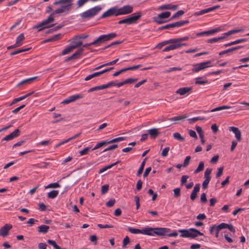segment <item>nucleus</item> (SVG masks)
<instances>
[{"label": "nucleus", "mask_w": 249, "mask_h": 249, "mask_svg": "<svg viewBox=\"0 0 249 249\" xmlns=\"http://www.w3.org/2000/svg\"><path fill=\"white\" fill-rule=\"evenodd\" d=\"M73 0H59L55 1L54 5L62 4V5L56 9L51 14L47 19L42 21L40 23L36 25L34 28L38 29V31H41L44 29L51 27L53 24L50 25V23L54 21L53 16L55 14H61L65 12H68L71 9L72 1Z\"/></svg>", "instance_id": "nucleus-1"}, {"label": "nucleus", "mask_w": 249, "mask_h": 249, "mask_svg": "<svg viewBox=\"0 0 249 249\" xmlns=\"http://www.w3.org/2000/svg\"><path fill=\"white\" fill-rule=\"evenodd\" d=\"M102 9L101 6H96L81 13L80 16L82 19H89L98 15Z\"/></svg>", "instance_id": "nucleus-2"}, {"label": "nucleus", "mask_w": 249, "mask_h": 249, "mask_svg": "<svg viewBox=\"0 0 249 249\" xmlns=\"http://www.w3.org/2000/svg\"><path fill=\"white\" fill-rule=\"evenodd\" d=\"M181 233L180 236L181 237L194 238L198 235H203V234L196 229L191 228L189 230H180Z\"/></svg>", "instance_id": "nucleus-3"}, {"label": "nucleus", "mask_w": 249, "mask_h": 249, "mask_svg": "<svg viewBox=\"0 0 249 249\" xmlns=\"http://www.w3.org/2000/svg\"><path fill=\"white\" fill-rule=\"evenodd\" d=\"M189 23L188 20L179 21L174 23L166 24L164 26H161L159 28V30H162L164 29H170L176 27H179Z\"/></svg>", "instance_id": "nucleus-4"}, {"label": "nucleus", "mask_w": 249, "mask_h": 249, "mask_svg": "<svg viewBox=\"0 0 249 249\" xmlns=\"http://www.w3.org/2000/svg\"><path fill=\"white\" fill-rule=\"evenodd\" d=\"M211 64V61H208L207 62H201L200 63L193 65V68L192 71L193 72H198L200 71L203 70L207 68L211 67L210 64Z\"/></svg>", "instance_id": "nucleus-5"}, {"label": "nucleus", "mask_w": 249, "mask_h": 249, "mask_svg": "<svg viewBox=\"0 0 249 249\" xmlns=\"http://www.w3.org/2000/svg\"><path fill=\"white\" fill-rule=\"evenodd\" d=\"M148 229H151V231H150L151 234H149L148 235H154L157 234L158 235H164L168 232L169 230L168 229L164 228H151L148 227Z\"/></svg>", "instance_id": "nucleus-6"}, {"label": "nucleus", "mask_w": 249, "mask_h": 249, "mask_svg": "<svg viewBox=\"0 0 249 249\" xmlns=\"http://www.w3.org/2000/svg\"><path fill=\"white\" fill-rule=\"evenodd\" d=\"M141 17V14L140 12L133 14L128 18L124 19V22L128 25L136 23Z\"/></svg>", "instance_id": "nucleus-7"}, {"label": "nucleus", "mask_w": 249, "mask_h": 249, "mask_svg": "<svg viewBox=\"0 0 249 249\" xmlns=\"http://www.w3.org/2000/svg\"><path fill=\"white\" fill-rule=\"evenodd\" d=\"M133 7L130 5H124L123 7L118 8L117 12L118 16L130 14L133 12Z\"/></svg>", "instance_id": "nucleus-8"}, {"label": "nucleus", "mask_w": 249, "mask_h": 249, "mask_svg": "<svg viewBox=\"0 0 249 249\" xmlns=\"http://www.w3.org/2000/svg\"><path fill=\"white\" fill-rule=\"evenodd\" d=\"M151 230V229H148V227L144 228L142 230L135 229L131 227L128 228V231L133 234L142 233L143 234L148 235L149 234H151V233L150 232Z\"/></svg>", "instance_id": "nucleus-9"}, {"label": "nucleus", "mask_w": 249, "mask_h": 249, "mask_svg": "<svg viewBox=\"0 0 249 249\" xmlns=\"http://www.w3.org/2000/svg\"><path fill=\"white\" fill-rule=\"evenodd\" d=\"M83 97V95L82 94H78L71 95L69 96L68 98L65 99L62 102L63 104H68L71 102H74L76 100L81 99Z\"/></svg>", "instance_id": "nucleus-10"}, {"label": "nucleus", "mask_w": 249, "mask_h": 249, "mask_svg": "<svg viewBox=\"0 0 249 249\" xmlns=\"http://www.w3.org/2000/svg\"><path fill=\"white\" fill-rule=\"evenodd\" d=\"M113 15L118 16L117 7H114L109 9L102 15L101 18H106Z\"/></svg>", "instance_id": "nucleus-11"}, {"label": "nucleus", "mask_w": 249, "mask_h": 249, "mask_svg": "<svg viewBox=\"0 0 249 249\" xmlns=\"http://www.w3.org/2000/svg\"><path fill=\"white\" fill-rule=\"evenodd\" d=\"M229 129L234 134L235 137L237 141L240 142L241 141V132L238 127L230 126L229 127Z\"/></svg>", "instance_id": "nucleus-12"}, {"label": "nucleus", "mask_w": 249, "mask_h": 249, "mask_svg": "<svg viewBox=\"0 0 249 249\" xmlns=\"http://www.w3.org/2000/svg\"><path fill=\"white\" fill-rule=\"evenodd\" d=\"M20 134L19 130L18 129H16L14 131H13L11 134L7 135L6 137H5L2 140V141H10L14 138L18 137Z\"/></svg>", "instance_id": "nucleus-13"}, {"label": "nucleus", "mask_w": 249, "mask_h": 249, "mask_svg": "<svg viewBox=\"0 0 249 249\" xmlns=\"http://www.w3.org/2000/svg\"><path fill=\"white\" fill-rule=\"evenodd\" d=\"M12 226L10 224H6L0 229V235L5 237L9 233V231L11 229Z\"/></svg>", "instance_id": "nucleus-14"}, {"label": "nucleus", "mask_w": 249, "mask_h": 249, "mask_svg": "<svg viewBox=\"0 0 249 249\" xmlns=\"http://www.w3.org/2000/svg\"><path fill=\"white\" fill-rule=\"evenodd\" d=\"M192 89L191 87H183L178 89L176 91V93L180 95H184L186 94H189L190 91Z\"/></svg>", "instance_id": "nucleus-15"}, {"label": "nucleus", "mask_w": 249, "mask_h": 249, "mask_svg": "<svg viewBox=\"0 0 249 249\" xmlns=\"http://www.w3.org/2000/svg\"><path fill=\"white\" fill-rule=\"evenodd\" d=\"M200 190V184H196L194 187L193 190L190 196V199L193 201L194 200L196 196H197V194L199 191Z\"/></svg>", "instance_id": "nucleus-16"}, {"label": "nucleus", "mask_w": 249, "mask_h": 249, "mask_svg": "<svg viewBox=\"0 0 249 249\" xmlns=\"http://www.w3.org/2000/svg\"><path fill=\"white\" fill-rule=\"evenodd\" d=\"M178 8V5H173L171 4L162 5L159 7V9L160 10H163L166 9H171L172 10H176Z\"/></svg>", "instance_id": "nucleus-17"}, {"label": "nucleus", "mask_w": 249, "mask_h": 249, "mask_svg": "<svg viewBox=\"0 0 249 249\" xmlns=\"http://www.w3.org/2000/svg\"><path fill=\"white\" fill-rule=\"evenodd\" d=\"M159 130V128H153L148 130L147 131L150 137L152 139H155L160 134Z\"/></svg>", "instance_id": "nucleus-18"}, {"label": "nucleus", "mask_w": 249, "mask_h": 249, "mask_svg": "<svg viewBox=\"0 0 249 249\" xmlns=\"http://www.w3.org/2000/svg\"><path fill=\"white\" fill-rule=\"evenodd\" d=\"M105 42H107L115 38L117 35L115 33H111L107 35H103Z\"/></svg>", "instance_id": "nucleus-19"}, {"label": "nucleus", "mask_w": 249, "mask_h": 249, "mask_svg": "<svg viewBox=\"0 0 249 249\" xmlns=\"http://www.w3.org/2000/svg\"><path fill=\"white\" fill-rule=\"evenodd\" d=\"M105 43L103 35L99 36L96 40L92 42L94 46L98 47L102 44Z\"/></svg>", "instance_id": "nucleus-20"}, {"label": "nucleus", "mask_w": 249, "mask_h": 249, "mask_svg": "<svg viewBox=\"0 0 249 249\" xmlns=\"http://www.w3.org/2000/svg\"><path fill=\"white\" fill-rule=\"evenodd\" d=\"M243 47L242 46H236V47H232V48H230V49H228L226 50H225V51H222V52H220L219 53V54L220 55H223V54H227L229 53H231V52H233V51H236L237 50H238L239 49H241Z\"/></svg>", "instance_id": "nucleus-21"}, {"label": "nucleus", "mask_w": 249, "mask_h": 249, "mask_svg": "<svg viewBox=\"0 0 249 249\" xmlns=\"http://www.w3.org/2000/svg\"><path fill=\"white\" fill-rule=\"evenodd\" d=\"M23 34H20L16 39V46H20L22 44V41L24 39Z\"/></svg>", "instance_id": "nucleus-22"}, {"label": "nucleus", "mask_w": 249, "mask_h": 249, "mask_svg": "<svg viewBox=\"0 0 249 249\" xmlns=\"http://www.w3.org/2000/svg\"><path fill=\"white\" fill-rule=\"evenodd\" d=\"M49 228V226L42 225L38 227V231L40 233H46L48 231Z\"/></svg>", "instance_id": "nucleus-23"}, {"label": "nucleus", "mask_w": 249, "mask_h": 249, "mask_svg": "<svg viewBox=\"0 0 249 249\" xmlns=\"http://www.w3.org/2000/svg\"><path fill=\"white\" fill-rule=\"evenodd\" d=\"M171 15V13L168 11H166L165 12H162L160 14H159L158 15V19L162 18L166 19V18H168Z\"/></svg>", "instance_id": "nucleus-24"}, {"label": "nucleus", "mask_w": 249, "mask_h": 249, "mask_svg": "<svg viewBox=\"0 0 249 249\" xmlns=\"http://www.w3.org/2000/svg\"><path fill=\"white\" fill-rule=\"evenodd\" d=\"M170 44H172L165 47L163 50V52H168L178 49V46H177L176 43H171Z\"/></svg>", "instance_id": "nucleus-25"}, {"label": "nucleus", "mask_w": 249, "mask_h": 249, "mask_svg": "<svg viewBox=\"0 0 249 249\" xmlns=\"http://www.w3.org/2000/svg\"><path fill=\"white\" fill-rule=\"evenodd\" d=\"M58 193L59 191L58 190H52L48 193L47 197L49 198L53 199L58 196Z\"/></svg>", "instance_id": "nucleus-26"}, {"label": "nucleus", "mask_w": 249, "mask_h": 249, "mask_svg": "<svg viewBox=\"0 0 249 249\" xmlns=\"http://www.w3.org/2000/svg\"><path fill=\"white\" fill-rule=\"evenodd\" d=\"M222 30H223L222 27H220L214 28L211 30L206 31V34L207 36L210 35H213L217 32L222 31Z\"/></svg>", "instance_id": "nucleus-27"}, {"label": "nucleus", "mask_w": 249, "mask_h": 249, "mask_svg": "<svg viewBox=\"0 0 249 249\" xmlns=\"http://www.w3.org/2000/svg\"><path fill=\"white\" fill-rule=\"evenodd\" d=\"M232 107H230V106H220V107H217L214 108L212 109L210 111L211 112H215V111H218L222 110H223V109H230V108H232Z\"/></svg>", "instance_id": "nucleus-28"}, {"label": "nucleus", "mask_w": 249, "mask_h": 249, "mask_svg": "<svg viewBox=\"0 0 249 249\" xmlns=\"http://www.w3.org/2000/svg\"><path fill=\"white\" fill-rule=\"evenodd\" d=\"M73 45H72V47L74 49L78 48L79 47L82 45V42L79 39H75L72 41Z\"/></svg>", "instance_id": "nucleus-29"}, {"label": "nucleus", "mask_w": 249, "mask_h": 249, "mask_svg": "<svg viewBox=\"0 0 249 249\" xmlns=\"http://www.w3.org/2000/svg\"><path fill=\"white\" fill-rule=\"evenodd\" d=\"M109 144V142H108V141H105L101 142L99 143H98L95 147L92 149V150H96L98 148H99L103 146L106 145L107 144Z\"/></svg>", "instance_id": "nucleus-30"}, {"label": "nucleus", "mask_w": 249, "mask_h": 249, "mask_svg": "<svg viewBox=\"0 0 249 249\" xmlns=\"http://www.w3.org/2000/svg\"><path fill=\"white\" fill-rule=\"evenodd\" d=\"M204 163L203 161H200L197 168L195 170L194 173L197 174L204 170Z\"/></svg>", "instance_id": "nucleus-31"}, {"label": "nucleus", "mask_w": 249, "mask_h": 249, "mask_svg": "<svg viewBox=\"0 0 249 249\" xmlns=\"http://www.w3.org/2000/svg\"><path fill=\"white\" fill-rule=\"evenodd\" d=\"M101 75V73H100V71L96 72H94V73H92L91 74H90V75H88V76H87L85 78V81H88V80H89L91 79L92 78H93L94 77L100 76Z\"/></svg>", "instance_id": "nucleus-32"}, {"label": "nucleus", "mask_w": 249, "mask_h": 249, "mask_svg": "<svg viewBox=\"0 0 249 249\" xmlns=\"http://www.w3.org/2000/svg\"><path fill=\"white\" fill-rule=\"evenodd\" d=\"M187 116L185 115L182 116H175L171 118H169L168 120L170 121H180L184 119H186Z\"/></svg>", "instance_id": "nucleus-33"}, {"label": "nucleus", "mask_w": 249, "mask_h": 249, "mask_svg": "<svg viewBox=\"0 0 249 249\" xmlns=\"http://www.w3.org/2000/svg\"><path fill=\"white\" fill-rule=\"evenodd\" d=\"M36 78H37V77H32V78H30L29 79L24 80L22 81L21 82H20L19 83H18L17 86H19L22 85L23 84H26L29 83L31 82H32L34 80L36 79Z\"/></svg>", "instance_id": "nucleus-34"}, {"label": "nucleus", "mask_w": 249, "mask_h": 249, "mask_svg": "<svg viewBox=\"0 0 249 249\" xmlns=\"http://www.w3.org/2000/svg\"><path fill=\"white\" fill-rule=\"evenodd\" d=\"M32 93H33L32 92H31V93H28L24 96H21L18 98L15 99L13 102V104H15L18 102H19L20 101L25 99V98H26L30 95H32Z\"/></svg>", "instance_id": "nucleus-35"}, {"label": "nucleus", "mask_w": 249, "mask_h": 249, "mask_svg": "<svg viewBox=\"0 0 249 249\" xmlns=\"http://www.w3.org/2000/svg\"><path fill=\"white\" fill-rule=\"evenodd\" d=\"M153 21L158 24H161L167 22V20L164 19L160 18L158 19V16L154 17L153 18Z\"/></svg>", "instance_id": "nucleus-36"}, {"label": "nucleus", "mask_w": 249, "mask_h": 249, "mask_svg": "<svg viewBox=\"0 0 249 249\" xmlns=\"http://www.w3.org/2000/svg\"><path fill=\"white\" fill-rule=\"evenodd\" d=\"M202 77H197L195 79V83L198 85H204L208 83L207 80H202Z\"/></svg>", "instance_id": "nucleus-37"}, {"label": "nucleus", "mask_w": 249, "mask_h": 249, "mask_svg": "<svg viewBox=\"0 0 249 249\" xmlns=\"http://www.w3.org/2000/svg\"><path fill=\"white\" fill-rule=\"evenodd\" d=\"M173 137L180 142H183L184 141V137H182L179 133L176 132L173 134Z\"/></svg>", "instance_id": "nucleus-38"}, {"label": "nucleus", "mask_w": 249, "mask_h": 249, "mask_svg": "<svg viewBox=\"0 0 249 249\" xmlns=\"http://www.w3.org/2000/svg\"><path fill=\"white\" fill-rule=\"evenodd\" d=\"M146 159L145 158L143 160V161L142 162V163H141L140 167L139 168V170H138V171L137 172V175L138 176H140L142 174V171L143 170L144 167V165H145V163Z\"/></svg>", "instance_id": "nucleus-39"}, {"label": "nucleus", "mask_w": 249, "mask_h": 249, "mask_svg": "<svg viewBox=\"0 0 249 249\" xmlns=\"http://www.w3.org/2000/svg\"><path fill=\"white\" fill-rule=\"evenodd\" d=\"M84 49L82 48L78 49L73 54L71 55L72 57H73L74 59L77 58L78 57V56L80 55L82 53Z\"/></svg>", "instance_id": "nucleus-40"}, {"label": "nucleus", "mask_w": 249, "mask_h": 249, "mask_svg": "<svg viewBox=\"0 0 249 249\" xmlns=\"http://www.w3.org/2000/svg\"><path fill=\"white\" fill-rule=\"evenodd\" d=\"M45 189H48V188H59L60 187V185L57 183H51L49 184L48 185L45 187Z\"/></svg>", "instance_id": "nucleus-41"}, {"label": "nucleus", "mask_w": 249, "mask_h": 249, "mask_svg": "<svg viewBox=\"0 0 249 249\" xmlns=\"http://www.w3.org/2000/svg\"><path fill=\"white\" fill-rule=\"evenodd\" d=\"M184 14V11L183 10H179L176 12L174 15L171 17L170 20H173L176 18L179 17Z\"/></svg>", "instance_id": "nucleus-42"}, {"label": "nucleus", "mask_w": 249, "mask_h": 249, "mask_svg": "<svg viewBox=\"0 0 249 249\" xmlns=\"http://www.w3.org/2000/svg\"><path fill=\"white\" fill-rule=\"evenodd\" d=\"M125 140V137H118V138H115V139H113L110 141H108V142H109V144L110 143H114V142H121V141H124Z\"/></svg>", "instance_id": "nucleus-43"}, {"label": "nucleus", "mask_w": 249, "mask_h": 249, "mask_svg": "<svg viewBox=\"0 0 249 249\" xmlns=\"http://www.w3.org/2000/svg\"><path fill=\"white\" fill-rule=\"evenodd\" d=\"M104 89V86H103V85H102L101 86L92 87V88L89 89L88 90V92H92V91H94L95 90H102V89Z\"/></svg>", "instance_id": "nucleus-44"}, {"label": "nucleus", "mask_w": 249, "mask_h": 249, "mask_svg": "<svg viewBox=\"0 0 249 249\" xmlns=\"http://www.w3.org/2000/svg\"><path fill=\"white\" fill-rule=\"evenodd\" d=\"M212 171V169L210 168H208L206 169L204 173V178H211V177L210 176L211 172Z\"/></svg>", "instance_id": "nucleus-45"}, {"label": "nucleus", "mask_w": 249, "mask_h": 249, "mask_svg": "<svg viewBox=\"0 0 249 249\" xmlns=\"http://www.w3.org/2000/svg\"><path fill=\"white\" fill-rule=\"evenodd\" d=\"M74 49L72 47V46H68L66 47L64 50H63L62 52V55H66L69 53H70L72 50H73Z\"/></svg>", "instance_id": "nucleus-46"}, {"label": "nucleus", "mask_w": 249, "mask_h": 249, "mask_svg": "<svg viewBox=\"0 0 249 249\" xmlns=\"http://www.w3.org/2000/svg\"><path fill=\"white\" fill-rule=\"evenodd\" d=\"M47 242L49 244L53 246L54 249H60V247L56 244L54 240L49 239Z\"/></svg>", "instance_id": "nucleus-47"}, {"label": "nucleus", "mask_w": 249, "mask_h": 249, "mask_svg": "<svg viewBox=\"0 0 249 249\" xmlns=\"http://www.w3.org/2000/svg\"><path fill=\"white\" fill-rule=\"evenodd\" d=\"M129 243V238L127 236H125V238L123 239L122 247L123 248H126L127 245H128Z\"/></svg>", "instance_id": "nucleus-48"}, {"label": "nucleus", "mask_w": 249, "mask_h": 249, "mask_svg": "<svg viewBox=\"0 0 249 249\" xmlns=\"http://www.w3.org/2000/svg\"><path fill=\"white\" fill-rule=\"evenodd\" d=\"M211 178H205L204 180L202 183V188L204 189L208 187V185L210 181Z\"/></svg>", "instance_id": "nucleus-49"}, {"label": "nucleus", "mask_w": 249, "mask_h": 249, "mask_svg": "<svg viewBox=\"0 0 249 249\" xmlns=\"http://www.w3.org/2000/svg\"><path fill=\"white\" fill-rule=\"evenodd\" d=\"M174 196L175 197H178L180 196V189L176 188L173 190Z\"/></svg>", "instance_id": "nucleus-50"}, {"label": "nucleus", "mask_w": 249, "mask_h": 249, "mask_svg": "<svg viewBox=\"0 0 249 249\" xmlns=\"http://www.w3.org/2000/svg\"><path fill=\"white\" fill-rule=\"evenodd\" d=\"M29 50V48L26 49H19V50H16V51H13V52H11V53H10V55H14L17 54L18 53L25 52V51H28Z\"/></svg>", "instance_id": "nucleus-51"}, {"label": "nucleus", "mask_w": 249, "mask_h": 249, "mask_svg": "<svg viewBox=\"0 0 249 249\" xmlns=\"http://www.w3.org/2000/svg\"><path fill=\"white\" fill-rule=\"evenodd\" d=\"M89 0H78L77 1V5L78 8H80L86 4Z\"/></svg>", "instance_id": "nucleus-52"}, {"label": "nucleus", "mask_w": 249, "mask_h": 249, "mask_svg": "<svg viewBox=\"0 0 249 249\" xmlns=\"http://www.w3.org/2000/svg\"><path fill=\"white\" fill-rule=\"evenodd\" d=\"M203 119H204V118H202L197 117H194L193 118L189 119L188 121L190 124H192L194 123L195 122H196L197 121L202 120Z\"/></svg>", "instance_id": "nucleus-53"}, {"label": "nucleus", "mask_w": 249, "mask_h": 249, "mask_svg": "<svg viewBox=\"0 0 249 249\" xmlns=\"http://www.w3.org/2000/svg\"><path fill=\"white\" fill-rule=\"evenodd\" d=\"M227 227H228V224L225 223H222L216 226V228H218V230H221L223 229H227Z\"/></svg>", "instance_id": "nucleus-54"}, {"label": "nucleus", "mask_w": 249, "mask_h": 249, "mask_svg": "<svg viewBox=\"0 0 249 249\" xmlns=\"http://www.w3.org/2000/svg\"><path fill=\"white\" fill-rule=\"evenodd\" d=\"M170 150V148L169 147H165L161 152V156L163 157H165L168 155V152Z\"/></svg>", "instance_id": "nucleus-55"}, {"label": "nucleus", "mask_w": 249, "mask_h": 249, "mask_svg": "<svg viewBox=\"0 0 249 249\" xmlns=\"http://www.w3.org/2000/svg\"><path fill=\"white\" fill-rule=\"evenodd\" d=\"M190 160H191V157L190 156H187L184 160V162L183 164V167H187L190 162Z\"/></svg>", "instance_id": "nucleus-56"}, {"label": "nucleus", "mask_w": 249, "mask_h": 249, "mask_svg": "<svg viewBox=\"0 0 249 249\" xmlns=\"http://www.w3.org/2000/svg\"><path fill=\"white\" fill-rule=\"evenodd\" d=\"M138 81V78H128L124 80L125 84H132Z\"/></svg>", "instance_id": "nucleus-57"}, {"label": "nucleus", "mask_w": 249, "mask_h": 249, "mask_svg": "<svg viewBox=\"0 0 249 249\" xmlns=\"http://www.w3.org/2000/svg\"><path fill=\"white\" fill-rule=\"evenodd\" d=\"M241 30H230L229 31H228V32L227 33H225L224 34V35L227 36H230L231 34H235V33H239L241 31Z\"/></svg>", "instance_id": "nucleus-58"}, {"label": "nucleus", "mask_w": 249, "mask_h": 249, "mask_svg": "<svg viewBox=\"0 0 249 249\" xmlns=\"http://www.w3.org/2000/svg\"><path fill=\"white\" fill-rule=\"evenodd\" d=\"M51 143V140H46L41 141L40 142L37 143V145H43V146H47Z\"/></svg>", "instance_id": "nucleus-59"}, {"label": "nucleus", "mask_w": 249, "mask_h": 249, "mask_svg": "<svg viewBox=\"0 0 249 249\" xmlns=\"http://www.w3.org/2000/svg\"><path fill=\"white\" fill-rule=\"evenodd\" d=\"M207 10V9H203L202 10L196 12L194 13V15L198 16H200V15H203L204 14L207 13L208 12Z\"/></svg>", "instance_id": "nucleus-60"}, {"label": "nucleus", "mask_w": 249, "mask_h": 249, "mask_svg": "<svg viewBox=\"0 0 249 249\" xmlns=\"http://www.w3.org/2000/svg\"><path fill=\"white\" fill-rule=\"evenodd\" d=\"M116 84L117 83L116 82H110L107 84L103 85L104 89H107L112 86H116Z\"/></svg>", "instance_id": "nucleus-61"}, {"label": "nucleus", "mask_w": 249, "mask_h": 249, "mask_svg": "<svg viewBox=\"0 0 249 249\" xmlns=\"http://www.w3.org/2000/svg\"><path fill=\"white\" fill-rule=\"evenodd\" d=\"M108 188H109L108 185L106 184V185H103L102 186V188H101L102 193L103 194L106 193L108 191Z\"/></svg>", "instance_id": "nucleus-62"}, {"label": "nucleus", "mask_w": 249, "mask_h": 249, "mask_svg": "<svg viewBox=\"0 0 249 249\" xmlns=\"http://www.w3.org/2000/svg\"><path fill=\"white\" fill-rule=\"evenodd\" d=\"M189 178V176L187 175H183L181 178V184L182 185H184L187 181V179Z\"/></svg>", "instance_id": "nucleus-63"}, {"label": "nucleus", "mask_w": 249, "mask_h": 249, "mask_svg": "<svg viewBox=\"0 0 249 249\" xmlns=\"http://www.w3.org/2000/svg\"><path fill=\"white\" fill-rule=\"evenodd\" d=\"M115 202L114 199H110L106 203V206L108 207H112Z\"/></svg>", "instance_id": "nucleus-64"}]
</instances>
